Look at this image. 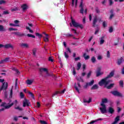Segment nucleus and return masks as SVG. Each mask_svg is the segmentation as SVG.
Wrapping results in <instances>:
<instances>
[{
    "mask_svg": "<svg viewBox=\"0 0 124 124\" xmlns=\"http://www.w3.org/2000/svg\"><path fill=\"white\" fill-rule=\"evenodd\" d=\"M95 10L96 13H100V11L99 10V9H98V7H96L95 9Z\"/></svg>",
    "mask_w": 124,
    "mask_h": 124,
    "instance_id": "obj_48",
    "label": "nucleus"
},
{
    "mask_svg": "<svg viewBox=\"0 0 124 124\" xmlns=\"http://www.w3.org/2000/svg\"><path fill=\"white\" fill-rule=\"evenodd\" d=\"M4 62H8L9 61V57L6 58L5 59L3 60Z\"/></svg>",
    "mask_w": 124,
    "mask_h": 124,
    "instance_id": "obj_61",
    "label": "nucleus"
},
{
    "mask_svg": "<svg viewBox=\"0 0 124 124\" xmlns=\"http://www.w3.org/2000/svg\"><path fill=\"white\" fill-rule=\"evenodd\" d=\"M96 77H99L101 75L103 74V73L101 72V67H98L95 72Z\"/></svg>",
    "mask_w": 124,
    "mask_h": 124,
    "instance_id": "obj_5",
    "label": "nucleus"
},
{
    "mask_svg": "<svg viewBox=\"0 0 124 124\" xmlns=\"http://www.w3.org/2000/svg\"><path fill=\"white\" fill-rule=\"evenodd\" d=\"M123 61H124V58L123 57H121L120 58L117 60V64L118 65H121L122 63H123Z\"/></svg>",
    "mask_w": 124,
    "mask_h": 124,
    "instance_id": "obj_13",
    "label": "nucleus"
},
{
    "mask_svg": "<svg viewBox=\"0 0 124 124\" xmlns=\"http://www.w3.org/2000/svg\"><path fill=\"white\" fill-rule=\"evenodd\" d=\"M75 88L76 89V91L78 93H80V91L79 90V89L78 87L76 86V83H75Z\"/></svg>",
    "mask_w": 124,
    "mask_h": 124,
    "instance_id": "obj_38",
    "label": "nucleus"
},
{
    "mask_svg": "<svg viewBox=\"0 0 124 124\" xmlns=\"http://www.w3.org/2000/svg\"><path fill=\"white\" fill-rule=\"evenodd\" d=\"M4 47L5 49H8L9 48H13V46L10 44H8L6 45H4Z\"/></svg>",
    "mask_w": 124,
    "mask_h": 124,
    "instance_id": "obj_19",
    "label": "nucleus"
},
{
    "mask_svg": "<svg viewBox=\"0 0 124 124\" xmlns=\"http://www.w3.org/2000/svg\"><path fill=\"white\" fill-rule=\"evenodd\" d=\"M105 37V36H103L99 38V40H100V45H102L103 44H104V42L105 41V40H104V38Z\"/></svg>",
    "mask_w": 124,
    "mask_h": 124,
    "instance_id": "obj_14",
    "label": "nucleus"
},
{
    "mask_svg": "<svg viewBox=\"0 0 124 124\" xmlns=\"http://www.w3.org/2000/svg\"><path fill=\"white\" fill-rule=\"evenodd\" d=\"M14 34H16V35H17L18 36L20 37L24 36L25 35V34L20 33V32H16L14 33Z\"/></svg>",
    "mask_w": 124,
    "mask_h": 124,
    "instance_id": "obj_24",
    "label": "nucleus"
},
{
    "mask_svg": "<svg viewBox=\"0 0 124 124\" xmlns=\"http://www.w3.org/2000/svg\"><path fill=\"white\" fill-rule=\"evenodd\" d=\"M109 5L111 6L113 3V0H109Z\"/></svg>",
    "mask_w": 124,
    "mask_h": 124,
    "instance_id": "obj_63",
    "label": "nucleus"
},
{
    "mask_svg": "<svg viewBox=\"0 0 124 124\" xmlns=\"http://www.w3.org/2000/svg\"><path fill=\"white\" fill-rule=\"evenodd\" d=\"M13 95V89H12L10 91V96H9V97L11 98L12 97Z\"/></svg>",
    "mask_w": 124,
    "mask_h": 124,
    "instance_id": "obj_47",
    "label": "nucleus"
},
{
    "mask_svg": "<svg viewBox=\"0 0 124 124\" xmlns=\"http://www.w3.org/2000/svg\"><path fill=\"white\" fill-rule=\"evenodd\" d=\"M20 46L22 47V48H29V45L27 44L22 43L20 45Z\"/></svg>",
    "mask_w": 124,
    "mask_h": 124,
    "instance_id": "obj_23",
    "label": "nucleus"
},
{
    "mask_svg": "<svg viewBox=\"0 0 124 124\" xmlns=\"http://www.w3.org/2000/svg\"><path fill=\"white\" fill-rule=\"evenodd\" d=\"M6 103L5 102H2V104L0 105V107H4L5 109H9L11 107H12L13 105H14V103H12L11 104L9 105H6Z\"/></svg>",
    "mask_w": 124,
    "mask_h": 124,
    "instance_id": "obj_3",
    "label": "nucleus"
},
{
    "mask_svg": "<svg viewBox=\"0 0 124 124\" xmlns=\"http://www.w3.org/2000/svg\"><path fill=\"white\" fill-rule=\"evenodd\" d=\"M39 71L41 73H42L43 71L44 72H48V69L46 68H40Z\"/></svg>",
    "mask_w": 124,
    "mask_h": 124,
    "instance_id": "obj_17",
    "label": "nucleus"
},
{
    "mask_svg": "<svg viewBox=\"0 0 124 124\" xmlns=\"http://www.w3.org/2000/svg\"><path fill=\"white\" fill-rule=\"evenodd\" d=\"M109 32H113V27H110L109 28Z\"/></svg>",
    "mask_w": 124,
    "mask_h": 124,
    "instance_id": "obj_64",
    "label": "nucleus"
},
{
    "mask_svg": "<svg viewBox=\"0 0 124 124\" xmlns=\"http://www.w3.org/2000/svg\"><path fill=\"white\" fill-rule=\"evenodd\" d=\"M0 31H6V29L4 28L3 25H0Z\"/></svg>",
    "mask_w": 124,
    "mask_h": 124,
    "instance_id": "obj_21",
    "label": "nucleus"
},
{
    "mask_svg": "<svg viewBox=\"0 0 124 124\" xmlns=\"http://www.w3.org/2000/svg\"><path fill=\"white\" fill-rule=\"evenodd\" d=\"M64 92H65V89H64L63 91H56L54 93L52 94V97H54L55 95H57L58 93H64Z\"/></svg>",
    "mask_w": 124,
    "mask_h": 124,
    "instance_id": "obj_11",
    "label": "nucleus"
},
{
    "mask_svg": "<svg viewBox=\"0 0 124 124\" xmlns=\"http://www.w3.org/2000/svg\"><path fill=\"white\" fill-rule=\"evenodd\" d=\"M8 30H9V31H18V29L13 28H9Z\"/></svg>",
    "mask_w": 124,
    "mask_h": 124,
    "instance_id": "obj_43",
    "label": "nucleus"
},
{
    "mask_svg": "<svg viewBox=\"0 0 124 124\" xmlns=\"http://www.w3.org/2000/svg\"><path fill=\"white\" fill-rule=\"evenodd\" d=\"M64 57H65V58H66V59H68V58H69V56H68V54H67V53L66 52H65L64 53Z\"/></svg>",
    "mask_w": 124,
    "mask_h": 124,
    "instance_id": "obj_44",
    "label": "nucleus"
},
{
    "mask_svg": "<svg viewBox=\"0 0 124 124\" xmlns=\"http://www.w3.org/2000/svg\"><path fill=\"white\" fill-rule=\"evenodd\" d=\"M80 58L79 57H78L75 58V62H77L78 61H80Z\"/></svg>",
    "mask_w": 124,
    "mask_h": 124,
    "instance_id": "obj_58",
    "label": "nucleus"
},
{
    "mask_svg": "<svg viewBox=\"0 0 124 124\" xmlns=\"http://www.w3.org/2000/svg\"><path fill=\"white\" fill-rule=\"evenodd\" d=\"M73 75H76V71L75 70V67L73 68Z\"/></svg>",
    "mask_w": 124,
    "mask_h": 124,
    "instance_id": "obj_56",
    "label": "nucleus"
},
{
    "mask_svg": "<svg viewBox=\"0 0 124 124\" xmlns=\"http://www.w3.org/2000/svg\"><path fill=\"white\" fill-rule=\"evenodd\" d=\"M120 121V116H117L114 119V121L112 123V124H117L118 122Z\"/></svg>",
    "mask_w": 124,
    "mask_h": 124,
    "instance_id": "obj_16",
    "label": "nucleus"
},
{
    "mask_svg": "<svg viewBox=\"0 0 124 124\" xmlns=\"http://www.w3.org/2000/svg\"><path fill=\"white\" fill-rule=\"evenodd\" d=\"M40 123L41 124H48V123H47V122H46L45 121L40 120Z\"/></svg>",
    "mask_w": 124,
    "mask_h": 124,
    "instance_id": "obj_45",
    "label": "nucleus"
},
{
    "mask_svg": "<svg viewBox=\"0 0 124 124\" xmlns=\"http://www.w3.org/2000/svg\"><path fill=\"white\" fill-rule=\"evenodd\" d=\"M35 34L36 36H38L39 38H41V37H42V35L38 32H36Z\"/></svg>",
    "mask_w": 124,
    "mask_h": 124,
    "instance_id": "obj_40",
    "label": "nucleus"
},
{
    "mask_svg": "<svg viewBox=\"0 0 124 124\" xmlns=\"http://www.w3.org/2000/svg\"><path fill=\"white\" fill-rule=\"evenodd\" d=\"M33 82V81L32 80L28 79L27 80L26 83H27V85H31L32 84Z\"/></svg>",
    "mask_w": 124,
    "mask_h": 124,
    "instance_id": "obj_32",
    "label": "nucleus"
},
{
    "mask_svg": "<svg viewBox=\"0 0 124 124\" xmlns=\"http://www.w3.org/2000/svg\"><path fill=\"white\" fill-rule=\"evenodd\" d=\"M92 74V72H89L88 73V74H87V78H90V77H91V75Z\"/></svg>",
    "mask_w": 124,
    "mask_h": 124,
    "instance_id": "obj_60",
    "label": "nucleus"
},
{
    "mask_svg": "<svg viewBox=\"0 0 124 124\" xmlns=\"http://www.w3.org/2000/svg\"><path fill=\"white\" fill-rule=\"evenodd\" d=\"M16 110H18V111H23V108L19 106L15 107Z\"/></svg>",
    "mask_w": 124,
    "mask_h": 124,
    "instance_id": "obj_31",
    "label": "nucleus"
},
{
    "mask_svg": "<svg viewBox=\"0 0 124 124\" xmlns=\"http://www.w3.org/2000/svg\"><path fill=\"white\" fill-rule=\"evenodd\" d=\"M23 107H26L27 106V107H29V106H31V102H30V100L24 99V101L23 102Z\"/></svg>",
    "mask_w": 124,
    "mask_h": 124,
    "instance_id": "obj_6",
    "label": "nucleus"
},
{
    "mask_svg": "<svg viewBox=\"0 0 124 124\" xmlns=\"http://www.w3.org/2000/svg\"><path fill=\"white\" fill-rule=\"evenodd\" d=\"M71 19L72 20V24L73 27L75 28H80V29H81V30L84 28V26L82 24H80L76 22V21H75V20L72 18V17H71Z\"/></svg>",
    "mask_w": 124,
    "mask_h": 124,
    "instance_id": "obj_2",
    "label": "nucleus"
},
{
    "mask_svg": "<svg viewBox=\"0 0 124 124\" xmlns=\"http://www.w3.org/2000/svg\"><path fill=\"white\" fill-rule=\"evenodd\" d=\"M114 74L115 72L114 71H112L105 78L102 79L100 82H99L98 84L99 86H103V85H105V87H106L109 83L113 82V80H107V79L112 78V77L114 76Z\"/></svg>",
    "mask_w": 124,
    "mask_h": 124,
    "instance_id": "obj_1",
    "label": "nucleus"
},
{
    "mask_svg": "<svg viewBox=\"0 0 124 124\" xmlns=\"http://www.w3.org/2000/svg\"><path fill=\"white\" fill-rule=\"evenodd\" d=\"M108 112L109 113V114H112L114 113L115 109H114V108L112 107H108Z\"/></svg>",
    "mask_w": 124,
    "mask_h": 124,
    "instance_id": "obj_15",
    "label": "nucleus"
},
{
    "mask_svg": "<svg viewBox=\"0 0 124 124\" xmlns=\"http://www.w3.org/2000/svg\"><path fill=\"white\" fill-rule=\"evenodd\" d=\"M93 83H94V80H92L90 82H87L86 84L83 86V89H88L89 86H93Z\"/></svg>",
    "mask_w": 124,
    "mask_h": 124,
    "instance_id": "obj_9",
    "label": "nucleus"
},
{
    "mask_svg": "<svg viewBox=\"0 0 124 124\" xmlns=\"http://www.w3.org/2000/svg\"><path fill=\"white\" fill-rule=\"evenodd\" d=\"M20 95L21 98H24V96H25V95H24V93L22 92L20 93Z\"/></svg>",
    "mask_w": 124,
    "mask_h": 124,
    "instance_id": "obj_51",
    "label": "nucleus"
},
{
    "mask_svg": "<svg viewBox=\"0 0 124 124\" xmlns=\"http://www.w3.org/2000/svg\"><path fill=\"white\" fill-rule=\"evenodd\" d=\"M28 93H29V94H30V95H31V97H32V98H34V94H33L32 93L29 91V92H28Z\"/></svg>",
    "mask_w": 124,
    "mask_h": 124,
    "instance_id": "obj_39",
    "label": "nucleus"
},
{
    "mask_svg": "<svg viewBox=\"0 0 124 124\" xmlns=\"http://www.w3.org/2000/svg\"><path fill=\"white\" fill-rule=\"evenodd\" d=\"M83 57L85 61L89 60L91 58V57H90V55H87V53H84L83 54Z\"/></svg>",
    "mask_w": 124,
    "mask_h": 124,
    "instance_id": "obj_18",
    "label": "nucleus"
},
{
    "mask_svg": "<svg viewBox=\"0 0 124 124\" xmlns=\"http://www.w3.org/2000/svg\"><path fill=\"white\" fill-rule=\"evenodd\" d=\"M79 7H80V13L81 14H84V8L83 7V5L81 6L79 5Z\"/></svg>",
    "mask_w": 124,
    "mask_h": 124,
    "instance_id": "obj_30",
    "label": "nucleus"
},
{
    "mask_svg": "<svg viewBox=\"0 0 124 124\" xmlns=\"http://www.w3.org/2000/svg\"><path fill=\"white\" fill-rule=\"evenodd\" d=\"M97 60H99V61H100V60H102V56L99 55L97 57Z\"/></svg>",
    "mask_w": 124,
    "mask_h": 124,
    "instance_id": "obj_62",
    "label": "nucleus"
},
{
    "mask_svg": "<svg viewBox=\"0 0 124 124\" xmlns=\"http://www.w3.org/2000/svg\"><path fill=\"white\" fill-rule=\"evenodd\" d=\"M120 42V40L117 39V41L116 42L114 43V45L115 46H117V45H118V44H119V42Z\"/></svg>",
    "mask_w": 124,
    "mask_h": 124,
    "instance_id": "obj_54",
    "label": "nucleus"
},
{
    "mask_svg": "<svg viewBox=\"0 0 124 124\" xmlns=\"http://www.w3.org/2000/svg\"><path fill=\"white\" fill-rule=\"evenodd\" d=\"M96 23H97V16H95L93 20V28H95V26H96Z\"/></svg>",
    "mask_w": 124,
    "mask_h": 124,
    "instance_id": "obj_12",
    "label": "nucleus"
},
{
    "mask_svg": "<svg viewBox=\"0 0 124 124\" xmlns=\"http://www.w3.org/2000/svg\"><path fill=\"white\" fill-rule=\"evenodd\" d=\"M100 30V28H99V27H97L95 31L94 34L96 35L97 34H98V32H99Z\"/></svg>",
    "mask_w": 124,
    "mask_h": 124,
    "instance_id": "obj_33",
    "label": "nucleus"
},
{
    "mask_svg": "<svg viewBox=\"0 0 124 124\" xmlns=\"http://www.w3.org/2000/svg\"><path fill=\"white\" fill-rule=\"evenodd\" d=\"M18 81V78L16 79V81H15V88L16 89H17V82Z\"/></svg>",
    "mask_w": 124,
    "mask_h": 124,
    "instance_id": "obj_59",
    "label": "nucleus"
},
{
    "mask_svg": "<svg viewBox=\"0 0 124 124\" xmlns=\"http://www.w3.org/2000/svg\"><path fill=\"white\" fill-rule=\"evenodd\" d=\"M97 121L96 120H93L92 121H91L90 123H88L87 124H94V123H96Z\"/></svg>",
    "mask_w": 124,
    "mask_h": 124,
    "instance_id": "obj_55",
    "label": "nucleus"
},
{
    "mask_svg": "<svg viewBox=\"0 0 124 124\" xmlns=\"http://www.w3.org/2000/svg\"><path fill=\"white\" fill-rule=\"evenodd\" d=\"M3 14H4V15H6V14H9V12H8V11H4L3 12Z\"/></svg>",
    "mask_w": 124,
    "mask_h": 124,
    "instance_id": "obj_52",
    "label": "nucleus"
},
{
    "mask_svg": "<svg viewBox=\"0 0 124 124\" xmlns=\"http://www.w3.org/2000/svg\"><path fill=\"white\" fill-rule=\"evenodd\" d=\"M83 102H84V103H91V102H92V99L91 98H89V99L88 101H87L86 99H84Z\"/></svg>",
    "mask_w": 124,
    "mask_h": 124,
    "instance_id": "obj_28",
    "label": "nucleus"
},
{
    "mask_svg": "<svg viewBox=\"0 0 124 124\" xmlns=\"http://www.w3.org/2000/svg\"><path fill=\"white\" fill-rule=\"evenodd\" d=\"M114 86H115V83H111L107 86V89H108V90H110V89L114 87Z\"/></svg>",
    "mask_w": 124,
    "mask_h": 124,
    "instance_id": "obj_22",
    "label": "nucleus"
},
{
    "mask_svg": "<svg viewBox=\"0 0 124 124\" xmlns=\"http://www.w3.org/2000/svg\"><path fill=\"white\" fill-rule=\"evenodd\" d=\"M103 27L104 28H106V27H107V24L106 23V22L104 21L103 22Z\"/></svg>",
    "mask_w": 124,
    "mask_h": 124,
    "instance_id": "obj_49",
    "label": "nucleus"
},
{
    "mask_svg": "<svg viewBox=\"0 0 124 124\" xmlns=\"http://www.w3.org/2000/svg\"><path fill=\"white\" fill-rule=\"evenodd\" d=\"M110 13L111 15H110V16H109V19L110 20H111V19H112L113 17L114 16V10H111L110 11Z\"/></svg>",
    "mask_w": 124,
    "mask_h": 124,
    "instance_id": "obj_20",
    "label": "nucleus"
},
{
    "mask_svg": "<svg viewBox=\"0 0 124 124\" xmlns=\"http://www.w3.org/2000/svg\"><path fill=\"white\" fill-rule=\"evenodd\" d=\"M48 61H49V62H54V59L53 58H52L51 57H49L48 58Z\"/></svg>",
    "mask_w": 124,
    "mask_h": 124,
    "instance_id": "obj_50",
    "label": "nucleus"
},
{
    "mask_svg": "<svg viewBox=\"0 0 124 124\" xmlns=\"http://www.w3.org/2000/svg\"><path fill=\"white\" fill-rule=\"evenodd\" d=\"M111 93H112V94H113V95H114L115 96H119L120 97H122V96H123L122 93L117 91H112Z\"/></svg>",
    "mask_w": 124,
    "mask_h": 124,
    "instance_id": "obj_8",
    "label": "nucleus"
},
{
    "mask_svg": "<svg viewBox=\"0 0 124 124\" xmlns=\"http://www.w3.org/2000/svg\"><path fill=\"white\" fill-rule=\"evenodd\" d=\"M119 85L121 88H124V81L123 80L119 81Z\"/></svg>",
    "mask_w": 124,
    "mask_h": 124,
    "instance_id": "obj_34",
    "label": "nucleus"
},
{
    "mask_svg": "<svg viewBox=\"0 0 124 124\" xmlns=\"http://www.w3.org/2000/svg\"><path fill=\"white\" fill-rule=\"evenodd\" d=\"M108 102V99L107 98L102 99V103L101 104H104V103H107Z\"/></svg>",
    "mask_w": 124,
    "mask_h": 124,
    "instance_id": "obj_26",
    "label": "nucleus"
},
{
    "mask_svg": "<svg viewBox=\"0 0 124 124\" xmlns=\"http://www.w3.org/2000/svg\"><path fill=\"white\" fill-rule=\"evenodd\" d=\"M91 62L93 63H95L96 62V58L94 56H93L91 58Z\"/></svg>",
    "mask_w": 124,
    "mask_h": 124,
    "instance_id": "obj_25",
    "label": "nucleus"
},
{
    "mask_svg": "<svg viewBox=\"0 0 124 124\" xmlns=\"http://www.w3.org/2000/svg\"><path fill=\"white\" fill-rule=\"evenodd\" d=\"M9 25L11 26V27H20V25L14 24L13 23H10Z\"/></svg>",
    "mask_w": 124,
    "mask_h": 124,
    "instance_id": "obj_41",
    "label": "nucleus"
},
{
    "mask_svg": "<svg viewBox=\"0 0 124 124\" xmlns=\"http://www.w3.org/2000/svg\"><path fill=\"white\" fill-rule=\"evenodd\" d=\"M21 8H22L23 10H26L28 9V5L26 4H24L21 6Z\"/></svg>",
    "mask_w": 124,
    "mask_h": 124,
    "instance_id": "obj_29",
    "label": "nucleus"
},
{
    "mask_svg": "<svg viewBox=\"0 0 124 124\" xmlns=\"http://www.w3.org/2000/svg\"><path fill=\"white\" fill-rule=\"evenodd\" d=\"M77 80L78 81V88H81V84L80 82L81 81L82 83H84V79L81 77H77Z\"/></svg>",
    "mask_w": 124,
    "mask_h": 124,
    "instance_id": "obj_10",
    "label": "nucleus"
},
{
    "mask_svg": "<svg viewBox=\"0 0 124 124\" xmlns=\"http://www.w3.org/2000/svg\"><path fill=\"white\" fill-rule=\"evenodd\" d=\"M44 41H45V42H49V38H48V37H44Z\"/></svg>",
    "mask_w": 124,
    "mask_h": 124,
    "instance_id": "obj_46",
    "label": "nucleus"
},
{
    "mask_svg": "<svg viewBox=\"0 0 124 124\" xmlns=\"http://www.w3.org/2000/svg\"><path fill=\"white\" fill-rule=\"evenodd\" d=\"M107 58H110V51H107Z\"/></svg>",
    "mask_w": 124,
    "mask_h": 124,
    "instance_id": "obj_57",
    "label": "nucleus"
},
{
    "mask_svg": "<svg viewBox=\"0 0 124 124\" xmlns=\"http://www.w3.org/2000/svg\"><path fill=\"white\" fill-rule=\"evenodd\" d=\"M101 106H102V108H100V110L102 114H104L107 112V109H106V105L104 104H101Z\"/></svg>",
    "mask_w": 124,
    "mask_h": 124,
    "instance_id": "obj_4",
    "label": "nucleus"
},
{
    "mask_svg": "<svg viewBox=\"0 0 124 124\" xmlns=\"http://www.w3.org/2000/svg\"><path fill=\"white\" fill-rule=\"evenodd\" d=\"M26 30L29 31L30 32H31V33H33V31L31 30V28H30V27L26 26Z\"/></svg>",
    "mask_w": 124,
    "mask_h": 124,
    "instance_id": "obj_36",
    "label": "nucleus"
},
{
    "mask_svg": "<svg viewBox=\"0 0 124 124\" xmlns=\"http://www.w3.org/2000/svg\"><path fill=\"white\" fill-rule=\"evenodd\" d=\"M98 85L97 84H94L92 86L91 88V90H98Z\"/></svg>",
    "mask_w": 124,
    "mask_h": 124,
    "instance_id": "obj_27",
    "label": "nucleus"
},
{
    "mask_svg": "<svg viewBox=\"0 0 124 124\" xmlns=\"http://www.w3.org/2000/svg\"><path fill=\"white\" fill-rule=\"evenodd\" d=\"M6 2L4 1V0H0V4H4Z\"/></svg>",
    "mask_w": 124,
    "mask_h": 124,
    "instance_id": "obj_53",
    "label": "nucleus"
},
{
    "mask_svg": "<svg viewBox=\"0 0 124 124\" xmlns=\"http://www.w3.org/2000/svg\"><path fill=\"white\" fill-rule=\"evenodd\" d=\"M7 88H8V84L7 82L3 83L2 86L0 87V92L2 91V90H5V91H6V90H7Z\"/></svg>",
    "mask_w": 124,
    "mask_h": 124,
    "instance_id": "obj_7",
    "label": "nucleus"
},
{
    "mask_svg": "<svg viewBox=\"0 0 124 124\" xmlns=\"http://www.w3.org/2000/svg\"><path fill=\"white\" fill-rule=\"evenodd\" d=\"M65 35L66 37H72L73 36V34H65Z\"/></svg>",
    "mask_w": 124,
    "mask_h": 124,
    "instance_id": "obj_37",
    "label": "nucleus"
},
{
    "mask_svg": "<svg viewBox=\"0 0 124 124\" xmlns=\"http://www.w3.org/2000/svg\"><path fill=\"white\" fill-rule=\"evenodd\" d=\"M81 62H78V63L77 64V70H79L81 68Z\"/></svg>",
    "mask_w": 124,
    "mask_h": 124,
    "instance_id": "obj_35",
    "label": "nucleus"
},
{
    "mask_svg": "<svg viewBox=\"0 0 124 124\" xmlns=\"http://www.w3.org/2000/svg\"><path fill=\"white\" fill-rule=\"evenodd\" d=\"M33 56H36V48H34L32 49Z\"/></svg>",
    "mask_w": 124,
    "mask_h": 124,
    "instance_id": "obj_42",
    "label": "nucleus"
}]
</instances>
